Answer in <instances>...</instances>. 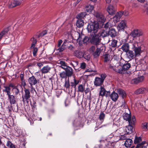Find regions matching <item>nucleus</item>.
Here are the masks:
<instances>
[{"mask_svg": "<svg viewBox=\"0 0 148 148\" xmlns=\"http://www.w3.org/2000/svg\"><path fill=\"white\" fill-rule=\"evenodd\" d=\"M99 28V25L97 21H94L88 23L87 29L88 32L91 34H95L98 31Z\"/></svg>", "mask_w": 148, "mask_h": 148, "instance_id": "f257e3e1", "label": "nucleus"}, {"mask_svg": "<svg viewBox=\"0 0 148 148\" xmlns=\"http://www.w3.org/2000/svg\"><path fill=\"white\" fill-rule=\"evenodd\" d=\"M90 38L91 43L96 45V47H98L101 40V38L99 34H91Z\"/></svg>", "mask_w": 148, "mask_h": 148, "instance_id": "f03ea898", "label": "nucleus"}, {"mask_svg": "<svg viewBox=\"0 0 148 148\" xmlns=\"http://www.w3.org/2000/svg\"><path fill=\"white\" fill-rule=\"evenodd\" d=\"M107 77V75L105 73L101 75V77H96L94 82V84L96 86H101L103 84L104 80Z\"/></svg>", "mask_w": 148, "mask_h": 148, "instance_id": "7ed1b4c3", "label": "nucleus"}, {"mask_svg": "<svg viewBox=\"0 0 148 148\" xmlns=\"http://www.w3.org/2000/svg\"><path fill=\"white\" fill-rule=\"evenodd\" d=\"M24 94L22 95V101L24 103L26 102L28 103L30 100L31 94L29 89L25 88L24 89Z\"/></svg>", "mask_w": 148, "mask_h": 148, "instance_id": "20e7f679", "label": "nucleus"}, {"mask_svg": "<svg viewBox=\"0 0 148 148\" xmlns=\"http://www.w3.org/2000/svg\"><path fill=\"white\" fill-rule=\"evenodd\" d=\"M132 46V49L134 51V53L135 54L136 56L140 55L141 52V47L138 45L137 43L134 44Z\"/></svg>", "mask_w": 148, "mask_h": 148, "instance_id": "39448f33", "label": "nucleus"}, {"mask_svg": "<svg viewBox=\"0 0 148 148\" xmlns=\"http://www.w3.org/2000/svg\"><path fill=\"white\" fill-rule=\"evenodd\" d=\"M95 15L98 21L101 23H104L105 22L106 18L101 13L97 12L95 13Z\"/></svg>", "mask_w": 148, "mask_h": 148, "instance_id": "423d86ee", "label": "nucleus"}, {"mask_svg": "<svg viewBox=\"0 0 148 148\" xmlns=\"http://www.w3.org/2000/svg\"><path fill=\"white\" fill-rule=\"evenodd\" d=\"M143 33V32L141 30L135 29L131 32L130 35L134 38L137 37L142 36Z\"/></svg>", "mask_w": 148, "mask_h": 148, "instance_id": "0eeeda50", "label": "nucleus"}, {"mask_svg": "<svg viewBox=\"0 0 148 148\" xmlns=\"http://www.w3.org/2000/svg\"><path fill=\"white\" fill-rule=\"evenodd\" d=\"M14 87V84L12 83L10 84L8 86H4L3 89V91L7 93L8 96L11 94L10 88Z\"/></svg>", "mask_w": 148, "mask_h": 148, "instance_id": "6e6552de", "label": "nucleus"}, {"mask_svg": "<svg viewBox=\"0 0 148 148\" xmlns=\"http://www.w3.org/2000/svg\"><path fill=\"white\" fill-rule=\"evenodd\" d=\"M131 67V64L130 63H128L127 62H125V63L124 64L122 67V68H121L120 66H119V68H120L122 71V73H121V74H123L125 73L124 71L128 70Z\"/></svg>", "mask_w": 148, "mask_h": 148, "instance_id": "1a4fd4ad", "label": "nucleus"}, {"mask_svg": "<svg viewBox=\"0 0 148 148\" xmlns=\"http://www.w3.org/2000/svg\"><path fill=\"white\" fill-rule=\"evenodd\" d=\"M125 52L126 53V58L130 59V60L133 59L136 56L133 51L129 50L128 51Z\"/></svg>", "mask_w": 148, "mask_h": 148, "instance_id": "9d476101", "label": "nucleus"}, {"mask_svg": "<svg viewBox=\"0 0 148 148\" xmlns=\"http://www.w3.org/2000/svg\"><path fill=\"white\" fill-rule=\"evenodd\" d=\"M131 43L124 42L121 47V49L124 52H127L130 50V47L131 46Z\"/></svg>", "mask_w": 148, "mask_h": 148, "instance_id": "9b49d317", "label": "nucleus"}, {"mask_svg": "<svg viewBox=\"0 0 148 148\" xmlns=\"http://www.w3.org/2000/svg\"><path fill=\"white\" fill-rule=\"evenodd\" d=\"M28 81L30 86H33L36 84L38 82V81L36 79L34 76H32L31 77H29Z\"/></svg>", "mask_w": 148, "mask_h": 148, "instance_id": "f8f14e48", "label": "nucleus"}, {"mask_svg": "<svg viewBox=\"0 0 148 148\" xmlns=\"http://www.w3.org/2000/svg\"><path fill=\"white\" fill-rule=\"evenodd\" d=\"M21 2L18 1H13L10 2L8 3V6L10 8H12L21 4Z\"/></svg>", "mask_w": 148, "mask_h": 148, "instance_id": "ddd939ff", "label": "nucleus"}, {"mask_svg": "<svg viewBox=\"0 0 148 148\" xmlns=\"http://www.w3.org/2000/svg\"><path fill=\"white\" fill-rule=\"evenodd\" d=\"M116 92L121 97L122 99L124 100V103H125L124 101V98L126 97V94L125 92L123 89L121 88H118L116 90Z\"/></svg>", "mask_w": 148, "mask_h": 148, "instance_id": "4468645a", "label": "nucleus"}, {"mask_svg": "<svg viewBox=\"0 0 148 148\" xmlns=\"http://www.w3.org/2000/svg\"><path fill=\"white\" fill-rule=\"evenodd\" d=\"M116 10V8L111 5L108 6L107 8V11L111 15H113L115 14Z\"/></svg>", "mask_w": 148, "mask_h": 148, "instance_id": "2eb2a0df", "label": "nucleus"}, {"mask_svg": "<svg viewBox=\"0 0 148 148\" xmlns=\"http://www.w3.org/2000/svg\"><path fill=\"white\" fill-rule=\"evenodd\" d=\"M107 31L109 36L112 38L115 37L117 35V32L115 29L112 27L110 28Z\"/></svg>", "mask_w": 148, "mask_h": 148, "instance_id": "dca6fc26", "label": "nucleus"}, {"mask_svg": "<svg viewBox=\"0 0 148 148\" xmlns=\"http://www.w3.org/2000/svg\"><path fill=\"white\" fill-rule=\"evenodd\" d=\"M123 12H119L116 13L115 15L113 17V21L114 23L117 22L119 21L120 18L123 15Z\"/></svg>", "mask_w": 148, "mask_h": 148, "instance_id": "f3484780", "label": "nucleus"}, {"mask_svg": "<svg viewBox=\"0 0 148 148\" xmlns=\"http://www.w3.org/2000/svg\"><path fill=\"white\" fill-rule=\"evenodd\" d=\"M126 27V22L125 21H121L118 26V28L119 31L124 30V29Z\"/></svg>", "mask_w": 148, "mask_h": 148, "instance_id": "a211bd4d", "label": "nucleus"}, {"mask_svg": "<svg viewBox=\"0 0 148 148\" xmlns=\"http://www.w3.org/2000/svg\"><path fill=\"white\" fill-rule=\"evenodd\" d=\"M109 68L112 69L116 72H118L119 73H122V70L120 69V68H119V66H117V68H116V66H114L112 64H108Z\"/></svg>", "mask_w": 148, "mask_h": 148, "instance_id": "6ab92c4d", "label": "nucleus"}, {"mask_svg": "<svg viewBox=\"0 0 148 148\" xmlns=\"http://www.w3.org/2000/svg\"><path fill=\"white\" fill-rule=\"evenodd\" d=\"M134 125L131 124L130 123H129V125L126 126V132L127 134L131 133L133 131V126Z\"/></svg>", "mask_w": 148, "mask_h": 148, "instance_id": "aec40b11", "label": "nucleus"}, {"mask_svg": "<svg viewBox=\"0 0 148 148\" xmlns=\"http://www.w3.org/2000/svg\"><path fill=\"white\" fill-rule=\"evenodd\" d=\"M119 97L117 93H116L114 91L110 95L111 99L114 102H116L118 100Z\"/></svg>", "mask_w": 148, "mask_h": 148, "instance_id": "412c9836", "label": "nucleus"}, {"mask_svg": "<svg viewBox=\"0 0 148 148\" xmlns=\"http://www.w3.org/2000/svg\"><path fill=\"white\" fill-rule=\"evenodd\" d=\"M122 116L124 120L128 121L130 123L131 118V115L130 114L125 112L123 114Z\"/></svg>", "mask_w": 148, "mask_h": 148, "instance_id": "4be33fe9", "label": "nucleus"}, {"mask_svg": "<svg viewBox=\"0 0 148 148\" xmlns=\"http://www.w3.org/2000/svg\"><path fill=\"white\" fill-rule=\"evenodd\" d=\"M65 70L66 73L67 74L68 77L71 76L73 73V69L70 67L67 66L66 69H64Z\"/></svg>", "mask_w": 148, "mask_h": 148, "instance_id": "5701e85b", "label": "nucleus"}, {"mask_svg": "<svg viewBox=\"0 0 148 148\" xmlns=\"http://www.w3.org/2000/svg\"><path fill=\"white\" fill-rule=\"evenodd\" d=\"M97 48L95 51L92 53V54L94 58H96L99 56L101 51L100 48L97 47Z\"/></svg>", "mask_w": 148, "mask_h": 148, "instance_id": "b1692460", "label": "nucleus"}, {"mask_svg": "<svg viewBox=\"0 0 148 148\" xmlns=\"http://www.w3.org/2000/svg\"><path fill=\"white\" fill-rule=\"evenodd\" d=\"M51 69V68L48 65L43 67L41 70L42 73L45 74L49 72Z\"/></svg>", "mask_w": 148, "mask_h": 148, "instance_id": "393cba45", "label": "nucleus"}, {"mask_svg": "<svg viewBox=\"0 0 148 148\" xmlns=\"http://www.w3.org/2000/svg\"><path fill=\"white\" fill-rule=\"evenodd\" d=\"M144 78L143 76H142L138 78L133 79L132 82L135 84H137L140 82H142Z\"/></svg>", "mask_w": 148, "mask_h": 148, "instance_id": "a878e982", "label": "nucleus"}, {"mask_svg": "<svg viewBox=\"0 0 148 148\" xmlns=\"http://www.w3.org/2000/svg\"><path fill=\"white\" fill-rule=\"evenodd\" d=\"M132 143V140L131 139L128 138L126 140L124 143V145L126 147H130Z\"/></svg>", "mask_w": 148, "mask_h": 148, "instance_id": "bb28decb", "label": "nucleus"}, {"mask_svg": "<svg viewBox=\"0 0 148 148\" xmlns=\"http://www.w3.org/2000/svg\"><path fill=\"white\" fill-rule=\"evenodd\" d=\"M147 92V90L145 88H139L135 91V93L139 94L143 93H145Z\"/></svg>", "mask_w": 148, "mask_h": 148, "instance_id": "cd10ccee", "label": "nucleus"}, {"mask_svg": "<svg viewBox=\"0 0 148 148\" xmlns=\"http://www.w3.org/2000/svg\"><path fill=\"white\" fill-rule=\"evenodd\" d=\"M82 32H75V40H79L82 39Z\"/></svg>", "mask_w": 148, "mask_h": 148, "instance_id": "c85d7f7f", "label": "nucleus"}, {"mask_svg": "<svg viewBox=\"0 0 148 148\" xmlns=\"http://www.w3.org/2000/svg\"><path fill=\"white\" fill-rule=\"evenodd\" d=\"M87 15L86 13V12H81L77 14L76 16V18L78 19H82L84 18Z\"/></svg>", "mask_w": 148, "mask_h": 148, "instance_id": "c756f323", "label": "nucleus"}, {"mask_svg": "<svg viewBox=\"0 0 148 148\" xmlns=\"http://www.w3.org/2000/svg\"><path fill=\"white\" fill-rule=\"evenodd\" d=\"M8 96L11 104H15L16 103V99L14 96L13 95H11L10 94Z\"/></svg>", "mask_w": 148, "mask_h": 148, "instance_id": "7c9ffc66", "label": "nucleus"}, {"mask_svg": "<svg viewBox=\"0 0 148 148\" xmlns=\"http://www.w3.org/2000/svg\"><path fill=\"white\" fill-rule=\"evenodd\" d=\"M83 53L82 51H80L78 50H76L75 51V56H76L77 58H81L84 56Z\"/></svg>", "mask_w": 148, "mask_h": 148, "instance_id": "2f4dec72", "label": "nucleus"}, {"mask_svg": "<svg viewBox=\"0 0 148 148\" xmlns=\"http://www.w3.org/2000/svg\"><path fill=\"white\" fill-rule=\"evenodd\" d=\"M100 90L99 94V97H103L105 95L106 91V90L102 86H101L100 88Z\"/></svg>", "mask_w": 148, "mask_h": 148, "instance_id": "473e14b6", "label": "nucleus"}, {"mask_svg": "<svg viewBox=\"0 0 148 148\" xmlns=\"http://www.w3.org/2000/svg\"><path fill=\"white\" fill-rule=\"evenodd\" d=\"M67 41H68V42H70L68 40H66L64 42L63 44L62 45L61 47H58V48L57 49V50L59 52H60L64 50L66 46V45H65V44L66 43V42Z\"/></svg>", "mask_w": 148, "mask_h": 148, "instance_id": "72a5a7b5", "label": "nucleus"}, {"mask_svg": "<svg viewBox=\"0 0 148 148\" xmlns=\"http://www.w3.org/2000/svg\"><path fill=\"white\" fill-rule=\"evenodd\" d=\"M84 23L83 20L81 19H78L76 25L77 27L79 28L81 27L84 25Z\"/></svg>", "mask_w": 148, "mask_h": 148, "instance_id": "f704fd0d", "label": "nucleus"}, {"mask_svg": "<svg viewBox=\"0 0 148 148\" xmlns=\"http://www.w3.org/2000/svg\"><path fill=\"white\" fill-rule=\"evenodd\" d=\"M94 9V6L90 4L87 5L86 8V11L88 12H91Z\"/></svg>", "mask_w": 148, "mask_h": 148, "instance_id": "c9c22d12", "label": "nucleus"}, {"mask_svg": "<svg viewBox=\"0 0 148 148\" xmlns=\"http://www.w3.org/2000/svg\"><path fill=\"white\" fill-rule=\"evenodd\" d=\"M6 145L8 148H16L15 145L9 140L7 142Z\"/></svg>", "mask_w": 148, "mask_h": 148, "instance_id": "e433bc0d", "label": "nucleus"}, {"mask_svg": "<svg viewBox=\"0 0 148 148\" xmlns=\"http://www.w3.org/2000/svg\"><path fill=\"white\" fill-rule=\"evenodd\" d=\"M98 34L101 38V36L104 38L109 36L108 31H106L104 30V31L102 32L101 33H99Z\"/></svg>", "mask_w": 148, "mask_h": 148, "instance_id": "4c0bfd02", "label": "nucleus"}, {"mask_svg": "<svg viewBox=\"0 0 148 148\" xmlns=\"http://www.w3.org/2000/svg\"><path fill=\"white\" fill-rule=\"evenodd\" d=\"M30 49L32 50L33 54L34 56H37L36 54L38 52V49L35 46H33L32 47H30Z\"/></svg>", "mask_w": 148, "mask_h": 148, "instance_id": "58836bf2", "label": "nucleus"}, {"mask_svg": "<svg viewBox=\"0 0 148 148\" xmlns=\"http://www.w3.org/2000/svg\"><path fill=\"white\" fill-rule=\"evenodd\" d=\"M58 64L61 65L60 66L64 69H66V67L68 66L66 64L64 61H60Z\"/></svg>", "mask_w": 148, "mask_h": 148, "instance_id": "ea45409f", "label": "nucleus"}, {"mask_svg": "<svg viewBox=\"0 0 148 148\" xmlns=\"http://www.w3.org/2000/svg\"><path fill=\"white\" fill-rule=\"evenodd\" d=\"M142 140V138L141 137H138L136 136L134 140V143L135 144H138Z\"/></svg>", "mask_w": 148, "mask_h": 148, "instance_id": "a19ab883", "label": "nucleus"}, {"mask_svg": "<svg viewBox=\"0 0 148 148\" xmlns=\"http://www.w3.org/2000/svg\"><path fill=\"white\" fill-rule=\"evenodd\" d=\"M30 41L32 42L31 47H32L33 46H35L37 42L36 39L34 37H32L30 39Z\"/></svg>", "mask_w": 148, "mask_h": 148, "instance_id": "79ce46f5", "label": "nucleus"}, {"mask_svg": "<svg viewBox=\"0 0 148 148\" xmlns=\"http://www.w3.org/2000/svg\"><path fill=\"white\" fill-rule=\"evenodd\" d=\"M105 117V114L103 112L101 113L99 116V119L101 122H103Z\"/></svg>", "mask_w": 148, "mask_h": 148, "instance_id": "37998d69", "label": "nucleus"}, {"mask_svg": "<svg viewBox=\"0 0 148 148\" xmlns=\"http://www.w3.org/2000/svg\"><path fill=\"white\" fill-rule=\"evenodd\" d=\"M8 29H5L0 33V40L2 38L3 36L4 35L8 33Z\"/></svg>", "mask_w": 148, "mask_h": 148, "instance_id": "c03bdc74", "label": "nucleus"}, {"mask_svg": "<svg viewBox=\"0 0 148 148\" xmlns=\"http://www.w3.org/2000/svg\"><path fill=\"white\" fill-rule=\"evenodd\" d=\"M13 89L14 90L15 95H18L20 92V91L17 86H15L14 84V87H12Z\"/></svg>", "mask_w": 148, "mask_h": 148, "instance_id": "a18cd8bd", "label": "nucleus"}, {"mask_svg": "<svg viewBox=\"0 0 148 148\" xmlns=\"http://www.w3.org/2000/svg\"><path fill=\"white\" fill-rule=\"evenodd\" d=\"M111 26L109 22L106 23L104 26V28H105V31H107L110 28L112 27Z\"/></svg>", "mask_w": 148, "mask_h": 148, "instance_id": "49530a36", "label": "nucleus"}, {"mask_svg": "<svg viewBox=\"0 0 148 148\" xmlns=\"http://www.w3.org/2000/svg\"><path fill=\"white\" fill-rule=\"evenodd\" d=\"M103 56L104 62H107L110 60V56L108 54H106Z\"/></svg>", "mask_w": 148, "mask_h": 148, "instance_id": "de8ad7c7", "label": "nucleus"}, {"mask_svg": "<svg viewBox=\"0 0 148 148\" xmlns=\"http://www.w3.org/2000/svg\"><path fill=\"white\" fill-rule=\"evenodd\" d=\"M84 85L80 84L78 87V91L81 92H83L84 90Z\"/></svg>", "mask_w": 148, "mask_h": 148, "instance_id": "09e8293b", "label": "nucleus"}, {"mask_svg": "<svg viewBox=\"0 0 148 148\" xmlns=\"http://www.w3.org/2000/svg\"><path fill=\"white\" fill-rule=\"evenodd\" d=\"M117 41L115 39H113L111 43V46L113 47L117 46Z\"/></svg>", "mask_w": 148, "mask_h": 148, "instance_id": "8fccbe9b", "label": "nucleus"}, {"mask_svg": "<svg viewBox=\"0 0 148 148\" xmlns=\"http://www.w3.org/2000/svg\"><path fill=\"white\" fill-rule=\"evenodd\" d=\"M60 77L62 79L65 78H66L68 76L67 74H66V72L64 71L60 73Z\"/></svg>", "mask_w": 148, "mask_h": 148, "instance_id": "3c124183", "label": "nucleus"}, {"mask_svg": "<svg viewBox=\"0 0 148 148\" xmlns=\"http://www.w3.org/2000/svg\"><path fill=\"white\" fill-rule=\"evenodd\" d=\"M142 129L145 130L148 129V123L145 122L142 123Z\"/></svg>", "mask_w": 148, "mask_h": 148, "instance_id": "603ef678", "label": "nucleus"}, {"mask_svg": "<svg viewBox=\"0 0 148 148\" xmlns=\"http://www.w3.org/2000/svg\"><path fill=\"white\" fill-rule=\"evenodd\" d=\"M89 39L88 37L87 36H85L83 39V40H82L84 44H88L89 42Z\"/></svg>", "mask_w": 148, "mask_h": 148, "instance_id": "864d4df0", "label": "nucleus"}, {"mask_svg": "<svg viewBox=\"0 0 148 148\" xmlns=\"http://www.w3.org/2000/svg\"><path fill=\"white\" fill-rule=\"evenodd\" d=\"M145 143L146 142L145 141H143L141 143L138 144L135 148H141L142 146H145L143 145L145 144Z\"/></svg>", "mask_w": 148, "mask_h": 148, "instance_id": "5fc2aeb1", "label": "nucleus"}, {"mask_svg": "<svg viewBox=\"0 0 148 148\" xmlns=\"http://www.w3.org/2000/svg\"><path fill=\"white\" fill-rule=\"evenodd\" d=\"M82 39H79V40H76L77 42L76 44L77 45H78L80 46H81L82 45V42L83 41Z\"/></svg>", "mask_w": 148, "mask_h": 148, "instance_id": "6e6d98bb", "label": "nucleus"}, {"mask_svg": "<svg viewBox=\"0 0 148 148\" xmlns=\"http://www.w3.org/2000/svg\"><path fill=\"white\" fill-rule=\"evenodd\" d=\"M135 117L134 116H133L132 117V120L131 119V121L130 122L131 124L135 125V122L136 121Z\"/></svg>", "mask_w": 148, "mask_h": 148, "instance_id": "4d7b16f0", "label": "nucleus"}, {"mask_svg": "<svg viewBox=\"0 0 148 148\" xmlns=\"http://www.w3.org/2000/svg\"><path fill=\"white\" fill-rule=\"evenodd\" d=\"M21 84L24 87V89L25 88H25V86L27 85L25 82V79H24L23 80H21Z\"/></svg>", "mask_w": 148, "mask_h": 148, "instance_id": "13d9d810", "label": "nucleus"}, {"mask_svg": "<svg viewBox=\"0 0 148 148\" xmlns=\"http://www.w3.org/2000/svg\"><path fill=\"white\" fill-rule=\"evenodd\" d=\"M95 47L94 46H92L90 48L89 50L90 52L92 53L95 50Z\"/></svg>", "mask_w": 148, "mask_h": 148, "instance_id": "bf43d9fd", "label": "nucleus"}, {"mask_svg": "<svg viewBox=\"0 0 148 148\" xmlns=\"http://www.w3.org/2000/svg\"><path fill=\"white\" fill-rule=\"evenodd\" d=\"M30 91L31 93L34 94L35 92H36L35 89L33 87V86H30Z\"/></svg>", "mask_w": 148, "mask_h": 148, "instance_id": "052dcab7", "label": "nucleus"}, {"mask_svg": "<svg viewBox=\"0 0 148 148\" xmlns=\"http://www.w3.org/2000/svg\"><path fill=\"white\" fill-rule=\"evenodd\" d=\"M47 32L46 31H44L41 32L39 35L38 37L41 36H43L47 34Z\"/></svg>", "mask_w": 148, "mask_h": 148, "instance_id": "680f3d73", "label": "nucleus"}, {"mask_svg": "<svg viewBox=\"0 0 148 148\" xmlns=\"http://www.w3.org/2000/svg\"><path fill=\"white\" fill-rule=\"evenodd\" d=\"M144 10L147 14L148 16V5L146 4L144 7Z\"/></svg>", "mask_w": 148, "mask_h": 148, "instance_id": "e2e57ef3", "label": "nucleus"}, {"mask_svg": "<svg viewBox=\"0 0 148 148\" xmlns=\"http://www.w3.org/2000/svg\"><path fill=\"white\" fill-rule=\"evenodd\" d=\"M86 67V64L84 62L82 63L80 65V67L82 69H85Z\"/></svg>", "mask_w": 148, "mask_h": 148, "instance_id": "0e129e2a", "label": "nucleus"}, {"mask_svg": "<svg viewBox=\"0 0 148 148\" xmlns=\"http://www.w3.org/2000/svg\"><path fill=\"white\" fill-rule=\"evenodd\" d=\"M28 120L30 121L31 125H33L34 123V121L35 120V119H32L30 118L28 119Z\"/></svg>", "mask_w": 148, "mask_h": 148, "instance_id": "69168bd1", "label": "nucleus"}, {"mask_svg": "<svg viewBox=\"0 0 148 148\" xmlns=\"http://www.w3.org/2000/svg\"><path fill=\"white\" fill-rule=\"evenodd\" d=\"M126 137L125 135H122L120 137V139L121 140H123L126 139Z\"/></svg>", "mask_w": 148, "mask_h": 148, "instance_id": "338daca9", "label": "nucleus"}, {"mask_svg": "<svg viewBox=\"0 0 148 148\" xmlns=\"http://www.w3.org/2000/svg\"><path fill=\"white\" fill-rule=\"evenodd\" d=\"M64 86L66 88H68L69 87V82H68L66 81H65Z\"/></svg>", "mask_w": 148, "mask_h": 148, "instance_id": "774afa93", "label": "nucleus"}]
</instances>
